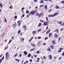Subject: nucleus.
I'll return each instance as SVG.
<instances>
[{
	"label": "nucleus",
	"instance_id": "c03bdc74",
	"mask_svg": "<svg viewBox=\"0 0 64 64\" xmlns=\"http://www.w3.org/2000/svg\"><path fill=\"white\" fill-rule=\"evenodd\" d=\"M43 6H44V5H41L40 6V7H43Z\"/></svg>",
	"mask_w": 64,
	"mask_h": 64
},
{
	"label": "nucleus",
	"instance_id": "79ce46f5",
	"mask_svg": "<svg viewBox=\"0 0 64 64\" xmlns=\"http://www.w3.org/2000/svg\"><path fill=\"white\" fill-rule=\"evenodd\" d=\"M43 58L44 59H45V60H46V58L45 57V56H44L43 57Z\"/></svg>",
	"mask_w": 64,
	"mask_h": 64
},
{
	"label": "nucleus",
	"instance_id": "5701e85b",
	"mask_svg": "<svg viewBox=\"0 0 64 64\" xmlns=\"http://www.w3.org/2000/svg\"><path fill=\"white\" fill-rule=\"evenodd\" d=\"M16 22H14V24L12 25V27H13L14 26H16Z\"/></svg>",
	"mask_w": 64,
	"mask_h": 64
},
{
	"label": "nucleus",
	"instance_id": "2f4dec72",
	"mask_svg": "<svg viewBox=\"0 0 64 64\" xmlns=\"http://www.w3.org/2000/svg\"><path fill=\"white\" fill-rule=\"evenodd\" d=\"M0 6L1 7H3V6H2V3H0Z\"/></svg>",
	"mask_w": 64,
	"mask_h": 64
},
{
	"label": "nucleus",
	"instance_id": "7c9ffc66",
	"mask_svg": "<svg viewBox=\"0 0 64 64\" xmlns=\"http://www.w3.org/2000/svg\"><path fill=\"white\" fill-rule=\"evenodd\" d=\"M20 32H21V30H19L18 31V34H19V33H20Z\"/></svg>",
	"mask_w": 64,
	"mask_h": 64
},
{
	"label": "nucleus",
	"instance_id": "393cba45",
	"mask_svg": "<svg viewBox=\"0 0 64 64\" xmlns=\"http://www.w3.org/2000/svg\"><path fill=\"white\" fill-rule=\"evenodd\" d=\"M36 33V32L35 31H33L32 32V34H35Z\"/></svg>",
	"mask_w": 64,
	"mask_h": 64
},
{
	"label": "nucleus",
	"instance_id": "20e7f679",
	"mask_svg": "<svg viewBox=\"0 0 64 64\" xmlns=\"http://www.w3.org/2000/svg\"><path fill=\"white\" fill-rule=\"evenodd\" d=\"M22 28L23 29H24V31H26L27 30V26L25 25H24L22 26Z\"/></svg>",
	"mask_w": 64,
	"mask_h": 64
},
{
	"label": "nucleus",
	"instance_id": "473e14b6",
	"mask_svg": "<svg viewBox=\"0 0 64 64\" xmlns=\"http://www.w3.org/2000/svg\"><path fill=\"white\" fill-rule=\"evenodd\" d=\"M8 47L7 46H6V47H5L4 49V50H6V49H8Z\"/></svg>",
	"mask_w": 64,
	"mask_h": 64
},
{
	"label": "nucleus",
	"instance_id": "39448f33",
	"mask_svg": "<svg viewBox=\"0 0 64 64\" xmlns=\"http://www.w3.org/2000/svg\"><path fill=\"white\" fill-rule=\"evenodd\" d=\"M52 44L53 45H55L56 44V42H55V40H53L52 41Z\"/></svg>",
	"mask_w": 64,
	"mask_h": 64
},
{
	"label": "nucleus",
	"instance_id": "a878e982",
	"mask_svg": "<svg viewBox=\"0 0 64 64\" xmlns=\"http://www.w3.org/2000/svg\"><path fill=\"white\" fill-rule=\"evenodd\" d=\"M56 9H59V7L58 6H56Z\"/></svg>",
	"mask_w": 64,
	"mask_h": 64
},
{
	"label": "nucleus",
	"instance_id": "aec40b11",
	"mask_svg": "<svg viewBox=\"0 0 64 64\" xmlns=\"http://www.w3.org/2000/svg\"><path fill=\"white\" fill-rule=\"evenodd\" d=\"M31 43V45L32 46H35V47L36 46V45H35V44L33 43L32 44V43Z\"/></svg>",
	"mask_w": 64,
	"mask_h": 64
},
{
	"label": "nucleus",
	"instance_id": "bb28decb",
	"mask_svg": "<svg viewBox=\"0 0 64 64\" xmlns=\"http://www.w3.org/2000/svg\"><path fill=\"white\" fill-rule=\"evenodd\" d=\"M39 15V13L38 12H37L36 14V16H38Z\"/></svg>",
	"mask_w": 64,
	"mask_h": 64
},
{
	"label": "nucleus",
	"instance_id": "f257e3e1",
	"mask_svg": "<svg viewBox=\"0 0 64 64\" xmlns=\"http://www.w3.org/2000/svg\"><path fill=\"white\" fill-rule=\"evenodd\" d=\"M46 22H44L43 23V25L44 26H48V23L49 22V21L48 20V17H46Z\"/></svg>",
	"mask_w": 64,
	"mask_h": 64
},
{
	"label": "nucleus",
	"instance_id": "dca6fc26",
	"mask_svg": "<svg viewBox=\"0 0 64 64\" xmlns=\"http://www.w3.org/2000/svg\"><path fill=\"white\" fill-rule=\"evenodd\" d=\"M33 38H34V36L30 38L29 40V42H30L31 41H32V39H33Z\"/></svg>",
	"mask_w": 64,
	"mask_h": 64
},
{
	"label": "nucleus",
	"instance_id": "58836bf2",
	"mask_svg": "<svg viewBox=\"0 0 64 64\" xmlns=\"http://www.w3.org/2000/svg\"><path fill=\"white\" fill-rule=\"evenodd\" d=\"M34 49H35V48H34L33 49H32L31 50H30V51H33V50H34Z\"/></svg>",
	"mask_w": 64,
	"mask_h": 64
},
{
	"label": "nucleus",
	"instance_id": "a18cd8bd",
	"mask_svg": "<svg viewBox=\"0 0 64 64\" xmlns=\"http://www.w3.org/2000/svg\"><path fill=\"white\" fill-rule=\"evenodd\" d=\"M61 51H62V50H58V52H61Z\"/></svg>",
	"mask_w": 64,
	"mask_h": 64
},
{
	"label": "nucleus",
	"instance_id": "9b49d317",
	"mask_svg": "<svg viewBox=\"0 0 64 64\" xmlns=\"http://www.w3.org/2000/svg\"><path fill=\"white\" fill-rule=\"evenodd\" d=\"M50 31H51V30H48L46 33V34L47 35V34H48L50 32Z\"/></svg>",
	"mask_w": 64,
	"mask_h": 64
},
{
	"label": "nucleus",
	"instance_id": "774afa93",
	"mask_svg": "<svg viewBox=\"0 0 64 64\" xmlns=\"http://www.w3.org/2000/svg\"><path fill=\"white\" fill-rule=\"evenodd\" d=\"M40 42H38V45H40Z\"/></svg>",
	"mask_w": 64,
	"mask_h": 64
},
{
	"label": "nucleus",
	"instance_id": "8fccbe9b",
	"mask_svg": "<svg viewBox=\"0 0 64 64\" xmlns=\"http://www.w3.org/2000/svg\"><path fill=\"white\" fill-rule=\"evenodd\" d=\"M63 48H59V50H63Z\"/></svg>",
	"mask_w": 64,
	"mask_h": 64
},
{
	"label": "nucleus",
	"instance_id": "f03ea898",
	"mask_svg": "<svg viewBox=\"0 0 64 64\" xmlns=\"http://www.w3.org/2000/svg\"><path fill=\"white\" fill-rule=\"evenodd\" d=\"M58 13L56 12L54 13L53 15H51V14H50L48 15V17H54V16H55L57 15H58Z\"/></svg>",
	"mask_w": 64,
	"mask_h": 64
},
{
	"label": "nucleus",
	"instance_id": "f3484780",
	"mask_svg": "<svg viewBox=\"0 0 64 64\" xmlns=\"http://www.w3.org/2000/svg\"><path fill=\"white\" fill-rule=\"evenodd\" d=\"M24 53L25 55H27L28 54L27 52L26 51H24Z\"/></svg>",
	"mask_w": 64,
	"mask_h": 64
},
{
	"label": "nucleus",
	"instance_id": "72a5a7b5",
	"mask_svg": "<svg viewBox=\"0 0 64 64\" xmlns=\"http://www.w3.org/2000/svg\"><path fill=\"white\" fill-rule=\"evenodd\" d=\"M24 40V38H22L21 40V41H23Z\"/></svg>",
	"mask_w": 64,
	"mask_h": 64
},
{
	"label": "nucleus",
	"instance_id": "09e8293b",
	"mask_svg": "<svg viewBox=\"0 0 64 64\" xmlns=\"http://www.w3.org/2000/svg\"><path fill=\"white\" fill-rule=\"evenodd\" d=\"M60 2L62 3H64V1L62 0V2Z\"/></svg>",
	"mask_w": 64,
	"mask_h": 64
},
{
	"label": "nucleus",
	"instance_id": "864d4df0",
	"mask_svg": "<svg viewBox=\"0 0 64 64\" xmlns=\"http://www.w3.org/2000/svg\"><path fill=\"white\" fill-rule=\"evenodd\" d=\"M14 18H15V19H16V18H17V16H15L14 17Z\"/></svg>",
	"mask_w": 64,
	"mask_h": 64
},
{
	"label": "nucleus",
	"instance_id": "5fc2aeb1",
	"mask_svg": "<svg viewBox=\"0 0 64 64\" xmlns=\"http://www.w3.org/2000/svg\"><path fill=\"white\" fill-rule=\"evenodd\" d=\"M29 15H27L26 16V17H27V18H28L29 17Z\"/></svg>",
	"mask_w": 64,
	"mask_h": 64
},
{
	"label": "nucleus",
	"instance_id": "4c0bfd02",
	"mask_svg": "<svg viewBox=\"0 0 64 64\" xmlns=\"http://www.w3.org/2000/svg\"><path fill=\"white\" fill-rule=\"evenodd\" d=\"M4 22L5 23H7V20L6 18H5Z\"/></svg>",
	"mask_w": 64,
	"mask_h": 64
},
{
	"label": "nucleus",
	"instance_id": "7ed1b4c3",
	"mask_svg": "<svg viewBox=\"0 0 64 64\" xmlns=\"http://www.w3.org/2000/svg\"><path fill=\"white\" fill-rule=\"evenodd\" d=\"M37 12V10H35L34 11H33V10H32V11H31L30 12L29 14V15H30L31 14L32 15H33L35 14V13H36Z\"/></svg>",
	"mask_w": 64,
	"mask_h": 64
},
{
	"label": "nucleus",
	"instance_id": "cd10ccee",
	"mask_svg": "<svg viewBox=\"0 0 64 64\" xmlns=\"http://www.w3.org/2000/svg\"><path fill=\"white\" fill-rule=\"evenodd\" d=\"M40 21L41 22H42V23H43V22H44V20H40Z\"/></svg>",
	"mask_w": 64,
	"mask_h": 64
},
{
	"label": "nucleus",
	"instance_id": "6ab92c4d",
	"mask_svg": "<svg viewBox=\"0 0 64 64\" xmlns=\"http://www.w3.org/2000/svg\"><path fill=\"white\" fill-rule=\"evenodd\" d=\"M47 50L48 51H51V49L50 48H47Z\"/></svg>",
	"mask_w": 64,
	"mask_h": 64
},
{
	"label": "nucleus",
	"instance_id": "ea45409f",
	"mask_svg": "<svg viewBox=\"0 0 64 64\" xmlns=\"http://www.w3.org/2000/svg\"><path fill=\"white\" fill-rule=\"evenodd\" d=\"M12 40H13L14 38V36H12Z\"/></svg>",
	"mask_w": 64,
	"mask_h": 64
},
{
	"label": "nucleus",
	"instance_id": "0eeeda50",
	"mask_svg": "<svg viewBox=\"0 0 64 64\" xmlns=\"http://www.w3.org/2000/svg\"><path fill=\"white\" fill-rule=\"evenodd\" d=\"M4 56H3L2 58H1L0 59V64H1V62H2V60H4Z\"/></svg>",
	"mask_w": 64,
	"mask_h": 64
},
{
	"label": "nucleus",
	"instance_id": "c756f323",
	"mask_svg": "<svg viewBox=\"0 0 64 64\" xmlns=\"http://www.w3.org/2000/svg\"><path fill=\"white\" fill-rule=\"evenodd\" d=\"M26 13L27 14H28L29 13V11L28 10H26Z\"/></svg>",
	"mask_w": 64,
	"mask_h": 64
},
{
	"label": "nucleus",
	"instance_id": "6e6d98bb",
	"mask_svg": "<svg viewBox=\"0 0 64 64\" xmlns=\"http://www.w3.org/2000/svg\"><path fill=\"white\" fill-rule=\"evenodd\" d=\"M24 8H25L24 7L22 8L21 9V10H24Z\"/></svg>",
	"mask_w": 64,
	"mask_h": 64
},
{
	"label": "nucleus",
	"instance_id": "338daca9",
	"mask_svg": "<svg viewBox=\"0 0 64 64\" xmlns=\"http://www.w3.org/2000/svg\"><path fill=\"white\" fill-rule=\"evenodd\" d=\"M21 25L20 23H19L18 25V26H20Z\"/></svg>",
	"mask_w": 64,
	"mask_h": 64
},
{
	"label": "nucleus",
	"instance_id": "c9c22d12",
	"mask_svg": "<svg viewBox=\"0 0 64 64\" xmlns=\"http://www.w3.org/2000/svg\"><path fill=\"white\" fill-rule=\"evenodd\" d=\"M48 37H46L44 39L45 40H47V39H48Z\"/></svg>",
	"mask_w": 64,
	"mask_h": 64
},
{
	"label": "nucleus",
	"instance_id": "412c9836",
	"mask_svg": "<svg viewBox=\"0 0 64 64\" xmlns=\"http://www.w3.org/2000/svg\"><path fill=\"white\" fill-rule=\"evenodd\" d=\"M31 56V54H29L28 55V57H30V56Z\"/></svg>",
	"mask_w": 64,
	"mask_h": 64
},
{
	"label": "nucleus",
	"instance_id": "bf43d9fd",
	"mask_svg": "<svg viewBox=\"0 0 64 64\" xmlns=\"http://www.w3.org/2000/svg\"><path fill=\"white\" fill-rule=\"evenodd\" d=\"M62 23V22L61 21H60V22H59V24H61Z\"/></svg>",
	"mask_w": 64,
	"mask_h": 64
},
{
	"label": "nucleus",
	"instance_id": "c85d7f7f",
	"mask_svg": "<svg viewBox=\"0 0 64 64\" xmlns=\"http://www.w3.org/2000/svg\"><path fill=\"white\" fill-rule=\"evenodd\" d=\"M52 9H51L49 10H48V12H50H50H51V11H52Z\"/></svg>",
	"mask_w": 64,
	"mask_h": 64
},
{
	"label": "nucleus",
	"instance_id": "49530a36",
	"mask_svg": "<svg viewBox=\"0 0 64 64\" xmlns=\"http://www.w3.org/2000/svg\"><path fill=\"white\" fill-rule=\"evenodd\" d=\"M19 56L20 57H21L22 56V54H20L19 55Z\"/></svg>",
	"mask_w": 64,
	"mask_h": 64
},
{
	"label": "nucleus",
	"instance_id": "f8f14e48",
	"mask_svg": "<svg viewBox=\"0 0 64 64\" xmlns=\"http://www.w3.org/2000/svg\"><path fill=\"white\" fill-rule=\"evenodd\" d=\"M57 32L58 33H59V30L58 29H56L54 31V32Z\"/></svg>",
	"mask_w": 64,
	"mask_h": 64
},
{
	"label": "nucleus",
	"instance_id": "1a4fd4ad",
	"mask_svg": "<svg viewBox=\"0 0 64 64\" xmlns=\"http://www.w3.org/2000/svg\"><path fill=\"white\" fill-rule=\"evenodd\" d=\"M9 54V52H7L6 54V59H7V57H8V54Z\"/></svg>",
	"mask_w": 64,
	"mask_h": 64
},
{
	"label": "nucleus",
	"instance_id": "e433bc0d",
	"mask_svg": "<svg viewBox=\"0 0 64 64\" xmlns=\"http://www.w3.org/2000/svg\"><path fill=\"white\" fill-rule=\"evenodd\" d=\"M12 42V40H10L8 42V44H9V43H11V42Z\"/></svg>",
	"mask_w": 64,
	"mask_h": 64
},
{
	"label": "nucleus",
	"instance_id": "69168bd1",
	"mask_svg": "<svg viewBox=\"0 0 64 64\" xmlns=\"http://www.w3.org/2000/svg\"><path fill=\"white\" fill-rule=\"evenodd\" d=\"M19 22H20V20H19V21H18L17 23H18H18H19Z\"/></svg>",
	"mask_w": 64,
	"mask_h": 64
},
{
	"label": "nucleus",
	"instance_id": "9d476101",
	"mask_svg": "<svg viewBox=\"0 0 64 64\" xmlns=\"http://www.w3.org/2000/svg\"><path fill=\"white\" fill-rule=\"evenodd\" d=\"M44 16V14H43L42 12H41L40 13V14L39 15V16H38V17H40V16Z\"/></svg>",
	"mask_w": 64,
	"mask_h": 64
},
{
	"label": "nucleus",
	"instance_id": "0e129e2a",
	"mask_svg": "<svg viewBox=\"0 0 64 64\" xmlns=\"http://www.w3.org/2000/svg\"><path fill=\"white\" fill-rule=\"evenodd\" d=\"M61 58H62V57H60V58H59L58 59H59V60H60L61 59Z\"/></svg>",
	"mask_w": 64,
	"mask_h": 64
},
{
	"label": "nucleus",
	"instance_id": "4be33fe9",
	"mask_svg": "<svg viewBox=\"0 0 64 64\" xmlns=\"http://www.w3.org/2000/svg\"><path fill=\"white\" fill-rule=\"evenodd\" d=\"M18 55V52H17L16 54L14 56V57H16Z\"/></svg>",
	"mask_w": 64,
	"mask_h": 64
},
{
	"label": "nucleus",
	"instance_id": "4468645a",
	"mask_svg": "<svg viewBox=\"0 0 64 64\" xmlns=\"http://www.w3.org/2000/svg\"><path fill=\"white\" fill-rule=\"evenodd\" d=\"M41 22H40L38 24V25L37 26V27H39L41 26Z\"/></svg>",
	"mask_w": 64,
	"mask_h": 64
},
{
	"label": "nucleus",
	"instance_id": "603ef678",
	"mask_svg": "<svg viewBox=\"0 0 64 64\" xmlns=\"http://www.w3.org/2000/svg\"><path fill=\"white\" fill-rule=\"evenodd\" d=\"M7 40L6 39L4 40V42H7Z\"/></svg>",
	"mask_w": 64,
	"mask_h": 64
},
{
	"label": "nucleus",
	"instance_id": "2eb2a0df",
	"mask_svg": "<svg viewBox=\"0 0 64 64\" xmlns=\"http://www.w3.org/2000/svg\"><path fill=\"white\" fill-rule=\"evenodd\" d=\"M52 35V33H50L49 34H48V37H51V36Z\"/></svg>",
	"mask_w": 64,
	"mask_h": 64
},
{
	"label": "nucleus",
	"instance_id": "4d7b16f0",
	"mask_svg": "<svg viewBox=\"0 0 64 64\" xmlns=\"http://www.w3.org/2000/svg\"><path fill=\"white\" fill-rule=\"evenodd\" d=\"M64 23H63L62 24H60V25H61V26H63V25H64Z\"/></svg>",
	"mask_w": 64,
	"mask_h": 64
},
{
	"label": "nucleus",
	"instance_id": "e2e57ef3",
	"mask_svg": "<svg viewBox=\"0 0 64 64\" xmlns=\"http://www.w3.org/2000/svg\"><path fill=\"white\" fill-rule=\"evenodd\" d=\"M41 38L40 37H38V39H41Z\"/></svg>",
	"mask_w": 64,
	"mask_h": 64
},
{
	"label": "nucleus",
	"instance_id": "de8ad7c7",
	"mask_svg": "<svg viewBox=\"0 0 64 64\" xmlns=\"http://www.w3.org/2000/svg\"><path fill=\"white\" fill-rule=\"evenodd\" d=\"M25 16V14H23L22 15V17H24V16Z\"/></svg>",
	"mask_w": 64,
	"mask_h": 64
},
{
	"label": "nucleus",
	"instance_id": "ddd939ff",
	"mask_svg": "<svg viewBox=\"0 0 64 64\" xmlns=\"http://www.w3.org/2000/svg\"><path fill=\"white\" fill-rule=\"evenodd\" d=\"M44 7L45 8V9L46 10H48V8H47V5H46L44 6Z\"/></svg>",
	"mask_w": 64,
	"mask_h": 64
},
{
	"label": "nucleus",
	"instance_id": "37998d69",
	"mask_svg": "<svg viewBox=\"0 0 64 64\" xmlns=\"http://www.w3.org/2000/svg\"><path fill=\"white\" fill-rule=\"evenodd\" d=\"M34 56L35 58L37 57V55H34Z\"/></svg>",
	"mask_w": 64,
	"mask_h": 64
},
{
	"label": "nucleus",
	"instance_id": "b1692460",
	"mask_svg": "<svg viewBox=\"0 0 64 64\" xmlns=\"http://www.w3.org/2000/svg\"><path fill=\"white\" fill-rule=\"evenodd\" d=\"M43 2H44V1L43 0H42L41 1H40V3H43Z\"/></svg>",
	"mask_w": 64,
	"mask_h": 64
},
{
	"label": "nucleus",
	"instance_id": "a211bd4d",
	"mask_svg": "<svg viewBox=\"0 0 64 64\" xmlns=\"http://www.w3.org/2000/svg\"><path fill=\"white\" fill-rule=\"evenodd\" d=\"M50 47H51V48H52V49H54V48H53V47H54V46H53V45L51 44L50 45Z\"/></svg>",
	"mask_w": 64,
	"mask_h": 64
},
{
	"label": "nucleus",
	"instance_id": "423d86ee",
	"mask_svg": "<svg viewBox=\"0 0 64 64\" xmlns=\"http://www.w3.org/2000/svg\"><path fill=\"white\" fill-rule=\"evenodd\" d=\"M58 34H57L56 33H55L54 34V36L55 38H58Z\"/></svg>",
	"mask_w": 64,
	"mask_h": 64
},
{
	"label": "nucleus",
	"instance_id": "052dcab7",
	"mask_svg": "<svg viewBox=\"0 0 64 64\" xmlns=\"http://www.w3.org/2000/svg\"><path fill=\"white\" fill-rule=\"evenodd\" d=\"M64 55V52H62V56H63Z\"/></svg>",
	"mask_w": 64,
	"mask_h": 64
},
{
	"label": "nucleus",
	"instance_id": "3c124183",
	"mask_svg": "<svg viewBox=\"0 0 64 64\" xmlns=\"http://www.w3.org/2000/svg\"><path fill=\"white\" fill-rule=\"evenodd\" d=\"M41 29H39L38 30V32H40V31H41Z\"/></svg>",
	"mask_w": 64,
	"mask_h": 64
},
{
	"label": "nucleus",
	"instance_id": "a19ab883",
	"mask_svg": "<svg viewBox=\"0 0 64 64\" xmlns=\"http://www.w3.org/2000/svg\"><path fill=\"white\" fill-rule=\"evenodd\" d=\"M39 52H39V50H38L36 52V53L37 54H38V53H39Z\"/></svg>",
	"mask_w": 64,
	"mask_h": 64
},
{
	"label": "nucleus",
	"instance_id": "f704fd0d",
	"mask_svg": "<svg viewBox=\"0 0 64 64\" xmlns=\"http://www.w3.org/2000/svg\"><path fill=\"white\" fill-rule=\"evenodd\" d=\"M9 8L10 9H13V6H10Z\"/></svg>",
	"mask_w": 64,
	"mask_h": 64
},
{
	"label": "nucleus",
	"instance_id": "6e6552de",
	"mask_svg": "<svg viewBox=\"0 0 64 64\" xmlns=\"http://www.w3.org/2000/svg\"><path fill=\"white\" fill-rule=\"evenodd\" d=\"M48 59L50 60H51L52 59V56H51V55L50 54L48 56Z\"/></svg>",
	"mask_w": 64,
	"mask_h": 64
},
{
	"label": "nucleus",
	"instance_id": "13d9d810",
	"mask_svg": "<svg viewBox=\"0 0 64 64\" xmlns=\"http://www.w3.org/2000/svg\"><path fill=\"white\" fill-rule=\"evenodd\" d=\"M61 38V36H60V37L58 39V41H59L60 40V38Z\"/></svg>",
	"mask_w": 64,
	"mask_h": 64
},
{
	"label": "nucleus",
	"instance_id": "680f3d73",
	"mask_svg": "<svg viewBox=\"0 0 64 64\" xmlns=\"http://www.w3.org/2000/svg\"><path fill=\"white\" fill-rule=\"evenodd\" d=\"M3 55V54H2L0 56V58H1V57H2V56Z\"/></svg>",
	"mask_w": 64,
	"mask_h": 64
}]
</instances>
